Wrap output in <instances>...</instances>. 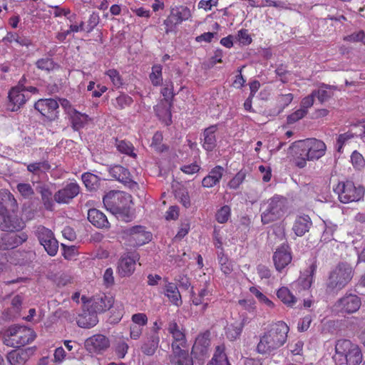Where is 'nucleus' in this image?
<instances>
[{"instance_id":"39","label":"nucleus","mask_w":365,"mask_h":365,"mask_svg":"<svg viewBox=\"0 0 365 365\" xmlns=\"http://www.w3.org/2000/svg\"><path fill=\"white\" fill-rule=\"evenodd\" d=\"M277 297L284 304L292 306L296 302L295 297L287 287L280 288L277 292Z\"/></svg>"},{"instance_id":"17","label":"nucleus","mask_w":365,"mask_h":365,"mask_svg":"<svg viewBox=\"0 0 365 365\" xmlns=\"http://www.w3.org/2000/svg\"><path fill=\"white\" fill-rule=\"evenodd\" d=\"M29 98L27 93H25V86L18 85L12 88L9 93V99L11 104L12 111H16L22 106L27 99Z\"/></svg>"},{"instance_id":"64","label":"nucleus","mask_w":365,"mask_h":365,"mask_svg":"<svg viewBox=\"0 0 365 365\" xmlns=\"http://www.w3.org/2000/svg\"><path fill=\"white\" fill-rule=\"evenodd\" d=\"M312 319L310 315L305 316L303 319H302L301 322L298 324V330L299 331H307L311 323H312Z\"/></svg>"},{"instance_id":"16","label":"nucleus","mask_w":365,"mask_h":365,"mask_svg":"<svg viewBox=\"0 0 365 365\" xmlns=\"http://www.w3.org/2000/svg\"><path fill=\"white\" fill-rule=\"evenodd\" d=\"M79 191L80 187L77 183L70 182L55 193L54 200L58 203H68L79 193Z\"/></svg>"},{"instance_id":"13","label":"nucleus","mask_w":365,"mask_h":365,"mask_svg":"<svg viewBox=\"0 0 365 365\" xmlns=\"http://www.w3.org/2000/svg\"><path fill=\"white\" fill-rule=\"evenodd\" d=\"M36 110L49 120L57 118L58 103L54 99H40L34 105Z\"/></svg>"},{"instance_id":"24","label":"nucleus","mask_w":365,"mask_h":365,"mask_svg":"<svg viewBox=\"0 0 365 365\" xmlns=\"http://www.w3.org/2000/svg\"><path fill=\"white\" fill-rule=\"evenodd\" d=\"M172 348L174 354L172 360L173 365H193L192 358L189 355L187 351L180 348L176 343H172Z\"/></svg>"},{"instance_id":"22","label":"nucleus","mask_w":365,"mask_h":365,"mask_svg":"<svg viewBox=\"0 0 365 365\" xmlns=\"http://www.w3.org/2000/svg\"><path fill=\"white\" fill-rule=\"evenodd\" d=\"M361 299L356 294H346L337 302V307L341 311L351 314L356 312L361 307Z\"/></svg>"},{"instance_id":"46","label":"nucleus","mask_w":365,"mask_h":365,"mask_svg":"<svg viewBox=\"0 0 365 365\" xmlns=\"http://www.w3.org/2000/svg\"><path fill=\"white\" fill-rule=\"evenodd\" d=\"M231 209L228 205L222 206L216 213V220L220 223H224L228 220L230 216Z\"/></svg>"},{"instance_id":"35","label":"nucleus","mask_w":365,"mask_h":365,"mask_svg":"<svg viewBox=\"0 0 365 365\" xmlns=\"http://www.w3.org/2000/svg\"><path fill=\"white\" fill-rule=\"evenodd\" d=\"M115 146L120 153L133 158L136 157V154L133 151L134 147L131 143L125 140H115Z\"/></svg>"},{"instance_id":"42","label":"nucleus","mask_w":365,"mask_h":365,"mask_svg":"<svg viewBox=\"0 0 365 365\" xmlns=\"http://www.w3.org/2000/svg\"><path fill=\"white\" fill-rule=\"evenodd\" d=\"M82 180L85 186L90 190H95L98 183V178L97 175L87 173L82 175Z\"/></svg>"},{"instance_id":"7","label":"nucleus","mask_w":365,"mask_h":365,"mask_svg":"<svg viewBox=\"0 0 365 365\" xmlns=\"http://www.w3.org/2000/svg\"><path fill=\"white\" fill-rule=\"evenodd\" d=\"M266 208L262 214L264 224L269 223L282 217L287 212V199L281 196H274L267 200Z\"/></svg>"},{"instance_id":"63","label":"nucleus","mask_w":365,"mask_h":365,"mask_svg":"<svg viewBox=\"0 0 365 365\" xmlns=\"http://www.w3.org/2000/svg\"><path fill=\"white\" fill-rule=\"evenodd\" d=\"M178 286L184 289H187L190 286L189 278L185 275L179 274L175 277Z\"/></svg>"},{"instance_id":"14","label":"nucleus","mask_w":365,"mask_h":365,"mask_svg":"<svg viewBox=\"0 0 365 365\" xmlns=\"http://www.w3.org/2000/svg\"><path fill=\"white\" fill-rule=\"evenodd\" d=\"M272 259L276 269L281 272L292 261V255L289 245L283 243L274 252Z\"/></svg>"},{"instance_id":"52","label":"nucleus","mask_w":365,"mask_h":365,"mask_svg":"<svg viewBox=\"0 0 365 365\" xmlns=\"http://www.w3.org/2000/svg\"><path fill=\"white\" fill-rule=\"evenodd\" d=\"M106 75L109 76L110 81L116 88H120L123 85V80L119 73L116 70H108L106 72Z\"/></svg>"},{"instance_id":"43","label":"nucleus","mask_w":365,"mask_h":365,"mask_svg":"<svg viewBox=\"0 0 365 365\" xmlns=\"http://www.w3.org/2000/svg\"><path fill=\"white\" fill-rule=\"evenodd\" d=\"M150 81L153 86H160L163 81L162 66L160 65H155L152 68V73L150 75Z\"/></svg>"},{"instance_id":"26","label":"nucleus","mask_w":365,"mask_h":365,"mask_svg":"<svg viewBox=\"0 0 365 365\" xmlns=\"http://www.w3.org/2000/svg\"><path fill=\"white\" fill-rule=\"evenodd\" d=\"M68 115L71 122L72 128L75 130H78L83 128L90 120L88 115L81 113L73 108H68Z\"/></svg>"},{"instance_id":"48","label":"nucleus","mask_w":365,"mask_h":365,"mask_svg":"<svg viewBox=\"0 0 365 365\" xmlns=\"http://www.w3.org/2000/svg\"><path fill=\"white\" fill-rule=\"evenodd\" d=\"M311 226H312V222L309 215H299L295 220V228H308Z\"/></svg>"},{"instance_id":"31","label":"nucleus","mask_w":365,"mask_h":365,"mask_svg":"<svg viewBox=\"0 0 365 365\" xmlns=\"http://www.w3.org/2000/svg\"><path fill=\"white\" fill-rule=\"evenodd\" d=\"M36 190L41 194L42 202L46 210H52L53 202L52 200V192L49 187L45 184H40L36 187Z\"/></svg>"},{"instance_id":"9","label":"nucleus","mask_w":365,"mask_h":365,"mask_svg":"<svg viewBox=\"0 0 365 365\" xmlns=\"http://www.w3.org/2000/svg\"><path fill=\"white\" fill-rule=\"evenodd\" d=\"M140 259L135 252L123 253L118 262V272L122 277H130L135 269L136 262Z\"/></svg>"},{"instance_id":"53","label":"nucleus","mask_w":365,"mask_h":365,"mask_svg":"<svg viewBox=\"0 0 365 365\" xmlns=\"http://www.w3.org/2000/svg\"><path fill=\"white\" fill-rule=\"evenodd\" d=\"M351 160L353 165L357 168L360 169L364 167L365 165V160L361 153L357 151H354L351 156Z\"/></svg>"},{"instance_id":"60","label":"nucleus","mask_w":365,"mask_h":365,"mask_svg":"<svg viewBox=\"0 0 365 365\" xmlns=\"http://www.w3.org/2000/svg\"><path fill=\"white\" fill-rule=\"evenodd\" d=\"M171 334L173 335V337L174 339V341L173 343H176L180 348H181V346L184 347L185 344V334L181 330H179L177 331H174Z\"/></svg>"},{"instance_id":"11","label":"nucleus","mask_w":365,"mask_h":365,"mask_svg":"<svg viewBox=\"0 0 365 365\" xmlns=\"http://www.w3.org/2000/svg\"><path fill=\"white\" fill-rule=\"evenodd\" d=\"M10 209L12 212L18 210V203L14 196L7 190H0V216L3 218L4 225L1 223L0 227L9 228L12 225H9L5 219L6 210Z\"/></svg>"},{"instance_id":"40","label":"nucleus","mask_w":365,"mask_h":365,"mask_svg":"<svg viewBox=\"0 0 365 365\" xmlns=\"http://www.w3.org/2000/svg\"><path fill=\"white\" fill-rule=\"evenodd\" d=\"M51 169V165L47 161H41L30 163L27 165V170L34 173H46Z\"/></svg>"},{"instance_id":"34","label":"nucleus","mask_w":365,"mask_h":365,"mask_svg":"<svg viewBox=\"0 0 365 365\" xmlns=\"http://www.w3.org/2000/svg\"><path fill=\"white\" fill-rule=\"evenodd\" d=\"M113 176L118 181L128 182L130 181V174L128 170L121 165H115L111 169Z\"/></svg>"},{"instance_id":"21","label":"nucleus","mask_w":365,"mask_h":365,"mask_svg":"<svg viewBox=\"0 0 365 365\" xmlns=\"http://www.w3.org/2000/svg\"><path fill=\"white\" fill-rule=\"evenodd\" d=\"M191 17L190 10L187 7H179L173 9L171 11L170 16L164 21L166 26L165 31L168 33L171 29L169 27V24H179L183 21H186Z\"/></svg>"},{"instance_id":"36","label":"nucleus","mask_w":365,"mask_h":365,"mask_svg":"<svg viewBox=\"0 0 365 365\" xmlns=\"http://www.w3.org/2000/svg\"><path fill=\"white\" fill-rule=\"evenodd\" d=\"M246 322H247V319H243L240 323H239L236 325L231 324L230 326H229L226 330L227 337L232 341L237 339L240 336L242 331L243 329V327H244L245 324H246Z\"/></svg>"},{"instance_id":"56","label":"nucleus","mask_w":365,"mask_h":365,"mask_svg":"<svg viewBox=\"0 0 365 365\" xmlns=\"http://www.w3.org/2000/svg\"><path fill=\"white\" fill-rule=\"evenodd\" d=\"M344 41L349 42L362 41L365 44V34L363 31H360L357 33H354L351 35L344 36Z\"/></svg>"},{"instance_id":"47","label":"nucleus","mask_w":365,"mask_h":365,"mask_svg":"<svg viewBox=\"0 0 365 365\" xmlns=\"http://www.w3.org/2000/svg\"><path fill=\"white\" fill-rule=\"evenodd\" d=\"M245 173L242 171L238 172L235 177H233L228 182V187L230 189L236 190L239 188L240 185L243 182L245 179Z\"/></svg>"},{"instance_id":"58","label":"nucleus","mask_w":365,"mask_h":365,"mask_svg":"<svg viewBox=\"0 0 365 365\" xmlns=\"http://www.w3.org/2000/svg\"><path fill=\"white\" fill-rule=\"evenodd\" d=\"M128 349V345L124 341H119L115 347V353L118 358L123 359L125 357Z\"/></svg>"},{"instance_id":"19","label":"nucleus","mask_w":365,"mask_h":365,"mask_svg":"<svg viewBox=\"0 0 365 365\" xmlns=\"http://www.w3.org/2000/svg\"><path fill=\"white\" fill-rule=\"evenodd\" d=\"M34 351V347L12 350L8 353L7 360L11 365H25Z\"/></svg>"},{"instance_id":"33","label":"nucleus","mask_w":365,"mask_h":365,"mask_svg":"<svg viewBox=\"0 0 365 365\" xmlns=\"http://www.w3.org/2000/svg\"><path fill=\"white\" fill-rule=\"evenodd\" d=\"M159 337L156 333L148 338V341L142 346V351L148 356L153 355L158 346Z\"/></svg>"},{"instance_id":"54","label":"nucleus","mask_w":365,"mask_h":365,"mask_svg":"<svg viewBox=\"0 0 365 365\" xmlns=\"http://www.w3.org/2000/svg\"><path fill=\"white\" fill-rule=\"evenodd\" d=\"M307 114V111L304 108H300L299 109L288 115L287 123L289 124L294 123L303 118Z\"/></svg>"},{"instance_id":"55","label":"nucleus","mask_w":365,"mask_h":365,"mask_svg":"<svg viewBox=\"0 0 365 365\" xmlns=\"http://www.w3.org/2000/svg\"><path fill=\"white\" fill-rule=\"evenodd\" d=\"M354 137L351 133H345L339 135L336 141V148L338 152H341L343 145Z\"/></svg>"},{"instance_id":"5","label":"nucleus","mask_w":365,"mask_h":365,"mask_svg":"<svg viewBox=\"0 0 365 365\" xmlns=\"http://www.w3.org/2000/svg\"><path fill=\"white\" fill-rule=\"evenodd\" d=\"M353 269L346 262L339 263L329 274L327 282V292H338L352 279Z\"/></svg>"},{"instance_id":"49","label":"nucleus","mask_w":365,"mask_h":365,"mask_svg":"<svg viewBox=\"0 0 365 365\" xmlns=\"http://www.w3.org/2000/svg\"><path fill=\"white\" fill-rule=\"evenodd\" d=\"M36 65L38 68L46 71H52L55 67L53 61L48 58L38 60Z\"/></svg>"},{"instance_id":"51","label":"nucleus","mask_w":365,"mask_h":365,"mask_svg":"<svg viewBox=\"0 0 365 365\" xmlns=\"http://www.w3.org/2000/svg\"><path fill=\"white\" fill-rule=\"evenodd\" d=\"M115 106L120 109H123L125 107L130 106L131 103H133V99L131 97L122 94L119 96L115 99Z\"/></svg>"},{"instance_id":"50","label":"nucleus","mask_w":365,"mask_h":365,"mask_svg":"<svg viewBox=\"0 0 365 365\" xmlns=\"http://www.w3.org/2000/svg\"><path fill=\"white\" fill-rule=\"evenodd\" d=\"M208 292L206 289H202L200 290L197 296H193L192 299V304L194 305L198 306L200 304H203L202 310L204 311L207 306V303L205 302L204 297L207 294Z\"/></svg>"},{"instance_id":"8","label":"nucleus","mask_w":365,"mask_h":365,"mask_svg":"<svg viewBox=\"0 0 365 365\" xmlns=\"http://www.w3.org/2000/svg\"><path fill=\"white\" fill-rule=\"evenodd\" d=\"M339 200L342 203L359 201L364 196V190L361 186L356 187L351 181H341L334 187Z\"/></svg>"},{"instance_id":"12","label":"nucleus","mask_w":365,"mask_h":365,"mask_svg":"<svg viewBox=\"0 0 365 365\" xmlns=\"http://www.w3.org/2000/svg\"><path fill=\"white\" fill-rule=\"evenodd\" d=\"M40 244L50 256H55L58 250V242L51 230H40L36 233Z\"/></svg>"},{"instance_id":"44","label":"nucleus","mask_w":365,"mask_h":365,"mask_svg":"<svg viewBox=\"0 0 365 365\" xmlns=\"http://www.w3.org/2000/svg\"><path fill=\"white\" fill-rule=\"evenodd\" d=\"M16 189L20 195L26 199H29L34 195V190L29 183L21 182L16 185Z\"/></svg>"},{"instance_id":"2","label":"nucleus","mask_w":365,"mask_h":365,"mask_svg":"<svg viewBox=\"0 0 365 365\" xmlns=\"http://www.w3.org/2000/svg\"><path fill=\"white\" fill-rule=\"evenodd\" d=\"M289 327L279 321L272 325L260 336L257 351L262 354H270L282 346L287 339Z\"/></svg>"},{"instance_id":"32","label":"nucleus","mask_w":365,"mask_h":365,"mask_svg":"<svg viewBox=\"0 0 365 365\" xmlns=\"http://www.w3.org/2000/svg\"><path fill=\"white\" fill-rule=\"evenodd\" d=\"M207 365H230L223 347L217 346L212 359Z\"/></svg>"},{"instance_id":"23","label":"nucleus","mask_w":365,"mask_h":365,"mask_svg":"<svg viewBox=\"0 0 365 365\" xmlns=\"http://www.w3.org/2000/svg\"><path fill=\"white\" fill-rule=\"evenodd\" d=\"M225 170L222 166L217 165L209 172L202 180V185L204 187L211 188L219 184L222 179Z\"/></svg>"},{"instance_id":"1","label":"nucleus","mask_w":365,"mask_h":365,"mask_svg":"<svg viewBox=\"0 0 365 365\" xmlns=\"http://www.w3.org/2000/svg\"><path fill=\"white\" fill-rule=\"evenodd\" d=\"M294 162L299 168L307 165V161L317 160L322 157L326 150L325 143L315 138H308L295 142L292 145Z\"/></svg>"},{"instance_id":"6","label":"nucleus","mask_w":365,"mask_h":365,"mask_svg":"<svg viewBox=\"0 0 365 365\" xmlns=\"http://www.w3.org/2000/svg\"><path fill=\"white\" fill-rule=\"evenodd\" d=\"M36 336L34 331L26 327H11L6 331L3 343L11 347L19 348L32 342Z\"/></svg>"},{"instance_id":"10","label":"nucleus","mask_w":365,"mask_h":365,"mask_svg":"<svg viewBox=\"0 0 365 365\" xmlns=\"http://www.w3.org/2000/svg\"><path fill=\"white\" fill-rule=\"evenodd\" d=\"M22 230H7L1 235L2 250H9L21 245L25 242L28 235L21 232Z\"/></svg>"},{"instance_id":"45","label":"nucleus","mask_w":365,"mask_h":365,"mask_svg":"<svg viewBox=\"0 0 365 365\" xmlns=\"http://www.w3.org/2000/svg\"><path fill=\"white\" fill-rule=\"evenodd\" d=\"M87 231L86 230H63V235L65 238L68 239L70 241H82V235L81 232H84Z\"/></svg>"},{"instance_id":"30","label":"nucleus","mask_w":365,"mask_h":365,"mask_svg":"<svg viewBox=\"0 0 365 365\" xmlns=\"http://www.w3.org/2000/svg\"><path fill=\"white\" fill-rule=\"evenodd\" d=\"M165 294L169 300L177 307H180L182 303L181 294L177 285L172 282H168L165 285Z\"/></svg>"},{"instance_id":"4","label":"nucleus","mask_w":365,"mask_h":365,"mask_svg":"<svg viewBox=\"0 0 365 365\" xmlns=\"http://www.w3.org/2000/svg\"><path fill=\"white\" fill-rule=\"evenodd\" d=\"M131 202V196L121 191H110L103 197V203L108 210L116 215V218L122 221L128 222L131 220L129 215V204Z\"/></svg>"},{"instance_id":"57","label":"nucleus","mask_w":365,"mask_h":365,"mask_svg":"<svg viewBox=\"0 0 365 365\" xmlns=\"http://www.w3.org/2000/svg\"><path fill=\"white\" fill-rule=\"evenodd\" d=\"M250 291L252 294L255 295V297L262 302L264 303L269 307L273 306V302L270 301L265 295H264L261 292H259L256 287H251L250 288Z\"/></svg>"},{"instance_id":"3","label":"nucleus","mask_w":365,"mask_h":365,"mask_svg":"<svg viewBox=\"0 0 365 365\" xmlns=\"http://www.w3.org/2000/svg\"><path fill=\"white\" fill-rule=\"evenodd\" d=\"M333 359L336 365H359L362 362L363 355L357 344L349 339H341L336 341Z\"/></svg>"},{"instance_id":"38","label":"nucleus","mask_w":365,"mask_h":365,"mask_svg":"<svg viewBox=\"0 0 365 365\" xmlns=\"http://www.w3.org/2000/svg\"><path fill=\"white\" fill-rule=\"evenodd\" d=\"M157 115L162 119L167 125L171 123V113L168 107L167 102L161 103L155 108Z\"/></svg>"},{"instance_id":"20","label":"nucleus","mask_w":365,"mask_h":365,"mask_svg":"<svg viewBox=\"0 0 365 365\" xmlns=\"http://www.w3.org/2000/svg\"><path fill=\"white\" fill-rule=\"evenodd\" d=\"M110 346L108 338L103 334H95L85 341V346L90 352H101Z\"/></svg>"},{"instance_id":"62","label":"nucleus","mask_w":365,"mask_h":365,"mask_svg":"<svg viewBox=\"0 0 365 365\" xmlns=\"http://www.w3.org/2000/svg\"><path fill=\"white\" fill-rule=\"evenodd\" d=\"M239 41L243 45H249L252 42V38L247 30L242 29L237 34Z\"/></svg>"},{"instance_id":"18","label":"nucleus","mask_w":365,"mask_h":365,"mask_svg":"<svg viewBox=\"0 0 365 365\" xmlns=\"http://www.w3.org/2000/svg\"><path fill=\"white\" fill-rule=\"evenodd\" d=\"M91 303L90 308L97 314L109 310L114 304V298L110 295L101 294L93 297Z\"/></svg>"},{"instance_id":"59","label":"nucleus","mask_w":365,"mask_h":365,"mask_svg":"<svg viewBox=\"0 0 365 365\" xmlns=\"http://www.w3.org/2000/svg\"><path fill=\"white\" fill-rule=\"evenodd\" d=\"M314 98L315 96H314L313 92H312L311 94L302 98L300 103V108H304L307 113H308V109L310 108L314 104Z\"/></svg>"},{"instance_id":"29","label":"nucleus","mask_w":365,"mask_h":365,"mask_svg":"<svg viewBox=\"0 0 365 365\" xmlns=\"http://www.w3.org/2000/svg\"><path fill=\"white\" fill-rule=\"evenodd\" d=\"M336 87L333 86L322 85L318 89L314 90L312 92L315 98L321 103L328 101L333 96Z\"/></svg>"},{"instance_id":"28","label":"nucleus","mask_w":365,"mask_h":365,"mask_svg":"<svg viewBox=\"0 0 365 365\" xmlns=\"http://www.w3.org/2000/svg\"><path fill=\"white\" fill-rule=\"evenodd\" d=\"M217 130L216 125H211L203 132L202 147L207 151L212 150L217 144L215 133Z\"/></svg>"},{"instance_id":"27","label":"nucleus","mask_w":365,"mask_h":365,"mask_svg":"<svg viewBox=\"0 0 365 365\" xmlns=\"http://www.w3.org/2000/svg\"><path fill=\"white\" fill-rule=\"evenodd\" d=\"M88 220L96 228H106L109 222L106 216L97 209H90L88 212Z\"/></svg>"},{"instance_id":"37","label":"nucleus","mask_w":365,"mask_h":365,"mask_svg":"<svg viewBox=\"0 0 365 365\" xmlns=\"http://www.w3.org/2000/svg\"><path fill=\"white\" fill-rule=\"evenodd\" d=\"M213 235H214L215 240L216 241V242L215 244V246L217 248L221 250L220 252H217L218 262H219L220 265L221 266V265H223V264L227 263L228 262H230V260L228 259L227 257L224 255L223 249L222 248V237L220 236V230H214Z\"/></svg>"},{"instance_id":"25","label":"nucleus","mask_w":365,"mask_h":365,"mask_svg":"<svg viewBox=\"0 0 365 365\" xmlns=\"http://www.w3.org/2000/svg\"><path fill=\"white\" fill-rule=\"evenodd\" d=\"M98 322L97 314L90 308L87 310H83V312L78 315L76 322L78 327L84 329H90L96 325Z\"/></svg>"},{"instance_id":"15","label":"nucleus","mask_w":365,"mask_h":365,"mask_svg":"<svg viewBox=\"0 0 365 365\" xmlns=\"http://www.w3.org/2000/svg\"><path fill=\"white\" fill-rule=\"evenodd\" d=\"M210 343L209 334L199 335L192 346L191 354L195 359H202L208 354Z\"/></svg>"},{"instance_id":"61","label":"nucleus","mask_w":365,"mask_h":365,"mask_svg":"<svg viewBox=\"0 0 365 365\" xmlns=\"http://www.w3.org/2000/svg\"><path fill=\"white\" fill-rule=\"evenodd\" d=\"M132 321L134 323V325L142 327L147 324L148 317L143 313L135 314L132 316Z\"/></svg>"},{"instance_id":"41","label":"nucleus","mask_w":365,"mask_h":365,"mask_svg":"<svg viewBox=\"0 0 365 365\" xmlns=\"http://www.w3.org/2000/svg\"><path fill=\"white\" fill-rule=\"evenodd\" d=\"M130 235L134 240L138 239L137 245H141L146 242L150 241V235L149 232H145L144 230H130Z\"/></svg>"}]
</instances>
